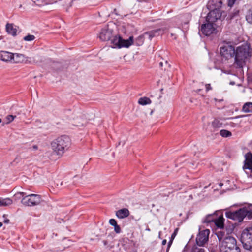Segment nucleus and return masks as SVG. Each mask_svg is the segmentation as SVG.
Returning <instances> with one entry per match:
<instances>
[{"instance_id":"obj_26","label":"nucleus","mask_w":252,"mask_h":252,"mask_svg":"<svg viewBox=\"0 0 252 252\" xmlns=\"http://www.w3.org/2000/svg\"><path fill=\"white\" fill-rule=\"evenodd\" d=\"M138 103L141 105H145L150 104L151 100L147 97H143L139 99Z\"/></svg>"},{"instance_id":"obj_14","label":"nucleus","mask_w":252,"mask_h":252,"mask_svg":"<svg viewBox=\"0 0 252 252\" xmlns=\"http://www.w3.org/2000/svg\"><path fill=\"white\" fill-rule=\"evenodd\" d=\"M215 30L214 24L208 22L206 24H203L201 28L202 33L206 36H209L212 34Z\"/></svg>"},{"instance_id":"obj_9","label":"nucleus","mask_w":252,"mask_h":252,"mask_svg":"<svg viewBox=\"0 0 252 252\" xmlns=\"http://www.w3.org/2000/svg\"><path fill=\"white\" fill-rule=\"evenodd\" d=\"M71 118L73 119L72 124L76 126H82L87 123V120L83 114L76 112L72 113Z\"/></svg>"},{"instance_id":"obj_10","label":"nucleus","mask_w":252,"mask_h":252,"mask_svg":"<svg viewBox=\"0 0 252 252\" xmlns=\"http://www.w3.org/2000/svg\"><path fill=\"white\" fill-rule=\"evenodd\" d=\"M158 68H159V70L158 71L160 72L161 76L165 78L166 79L167 78H169L168 72L169 71V69L170 68V65L168 63L167 61L163 59L162 58H158Z\"/></svg>"},{"instance_id":"obj_18","label":"nucleus","mask_w":252,"mask_h":252,"mask_svg":"<svg viewBox=\"0 0 252 252\" xmlns=\"http://www.w3.org/2000/svg\"><path fill=\"white\" fill-rule=\"evenodd\" d=\"M116 215L120 219H123L129 215V211L127 208H123L116 211Z\"/></svg>"},{"instance_id":"obj_22","label":"nucleus","mask_w":252,"mask_h":252,"mask_svg":"<svg viewBox=\"0 0 252 252\" xmlns=\"http://www.w3.org/2000/svg\"><path fill=\"white\" fill-rule=\"evenodd\" d=\"M26 57L21 54H14V58L12 59L15 63H22L26 61Z\"/></svg>"},{"instance_id":"obj_35","label":"nucleus","mask_w":252,"mask_h":252,"mask_svg":"<svg viewBox=\"0 0 252 252\" xmlns=\"http://www.w3.org/2000/svg\"><path fill=\"white\" fill-rule=\"evenodd\" d=\"M116 221L115 219H111L110 220H109V223L111 225H113L114 224H115V223H116Z\"/></svg>"},{"instance_id":"obj_36","label":"nucleus","mask_w":252,"mask_h":252,"mask_svg":"<svg viewBox=\"0 0 252 252\" xmlns=\"http://www.w3.org/2000/svg\"><path fill=\"white\" fill-rule=\"evenodd\" d=\"M205 88H206V91H208L209 90H211L212 89V88L211 87V85L210 84H206L205 85Z\"/></svg>"},{"instance_id":"obj_25","label":"nucleus","mask_w":252,"mask_h":252,"mask_svg":"<svg viewBox=\"0 0 252 252\" xmlns=\"http://www.w3.org/2000/svg\"><path fill=\"white\" fill-rule=\"evenodd\" d=\"M166 243H167V242H166V240H163L162 241V248L161 250V252H168L169 248L170 247V246L171 245L172 241H170L167 245H166Z\"/></svg>"},{"instance_id":"obj_43","label":"nucleus","mask_w":252,"mask_h":252,"mask_svg":"<svg viewBox=\"0 0 252 252\" xmlns=\"http://www.w3.org/2000/svg\"><path fill=\"white\" fill-rule=\"evenodd\" d=\"M8 222H9V220H4V222H5V223H8Z\"/></svg>"},{"instance_id":"obj_19","label":"nucleus","mask_w":252,"mask_h":252,"mask_svg":"<svg viewBox=\"0 0 252 252\" xmlns=\"http://www.w3.org/2000/svg\"><path fill=\"white\" fill-rule=\"evenodd\" d=\"M121 37L119 35H117L115 36H113L112 35V37L110 40L111 43L112 44V47L113 48H119V46H120V43L121 41Z\"/></svg>"},{"instance_id":"obj_5","label":"nucleus","mask_w":252,"mask_h":252,"mask_svg":"<svg viewBox=\"0 0 252 252\" xmlns=\"http://www.w3.org/2000/svg\"><path fill=\"white\" fill-rule=\"evenodd\" d=\"M210 3L214 4V9L209 12L206 17V21L214 24L221 16V14L218 9L221 7L222 1L221 0H210Z\"/></svg>"},{"instance_id":"obj_6","label":"nucleus","mask_w":252,"mask_h":252,"mask_svg":"<svg viewBox=\"0 0 252 252\" xmlns=\"http://www.w3.org/2000/svg\"><path fill=\"white\" fill-rule=\"evenodd\" d=\"M241 241L246 250L252 249V227L244 229L241 234Z\"/></svg>"},{"instance_id":"obj_46","label":"nucleus","mask_w":252,"mask_h":252,"mask_svg":"<svg viewBox=\"0 0 252 252\" xmlns=\"http://www.w3.org/2000/svg\"><path fill=\"white\" fill-rule=\"evenodd\" d=\"M2 122L1 119L0 118V123Z\"/></svg>"},{"instance_id":"obj_13","label":"nucleus","mask_w":252,"mask_h":252,"mask_svg":"<svg viewBox=\"0 0 252 252\" xmlns=\"http://www.w3.org/2000/svg\"><path fill=\"white\" fill-rule=\"evenodd\" d=\"M113 34V31L108 27H105L101 29L99 34V38L103 41L110 40Z\"/></svg>"},{"instance_id":"obj_7","label":"nucleus","mask_w":252,"mask_h":252,"mask_svg":"<svg viewBox=\"0 0 252 252\" xmlns=\"http://www.w3.org/2000/svg\"><path fill=\"white\" fill-rule=\"evenodd\" d=\"M235 48L230 42H224L220 48L221 57L226 60L234 57Z\"/></svg>"},{"instance_id":"obj_38","label":"nucleus","mask_w":252,"mask_h":252,"mask_svg":"<svg viewBox=\"0 0 252 252\" xmlns=\"http://www.w3.org/2000/svg\"><path fill=\"white\" fill-rule=\"evenodd\" d=\"M32 149L34 150H36L38 149V146L37 145H33L32 147Z\"/></svg>"},{"instance_id":"obj_45","label":"nucleus","mask_w":252,"mask_h":252,"mask_svg":"<svg viewBox=\"0 0 252 252\" xmlns=\"http://www.w3.org/2000/svg\"><path fill=\"white\" fill-rule=\"evenodd\" d=\"M2 38H2V36H0V39H2Z\"/></svg>"},{"instance_id":"obj_32","label":"nucleus","mask_w":252,"mask_h":252,"mask_svg":"<svg viewBox=\"0 0 252 252\" xmlns=\"http://www.w3.org/2000/svg\"><path fill=\"white\" fill-rule=\"evenodd\" d=\"M157 31H151L148 32H146V34L148 35V38L150 40H151L153 37L155 36V33H156Z\"/></svg>"},{"instance_id":"obj_40","label":"nucleus","mask_w":252,"mask_h":252,"mask_svg":"<svg viewBox=\"0 0 252 252\" xmlns=\"http://www.w3.org/2000/svg\"><path fill=\"white\" fill-rule=\"evenodd\" d=\"M103 244H104V245L105 246H106V245H107V241H106V240H104V241H103Z\"/></svg>"},{"instance_id":"obj_29","label":"nucleus","mask_w":252,"mask_h":252,"mask_svg":"<svg viewBox=\"0 0 252 252\" xmlns=\"http://www.w3.org/2000/svg\"><path fill=\"white\" fill-rule=\"evenodd\" d=\"M212 125L214 128H220L222 127V124L220 123L218 120H215L212 122Z\"/></svg>"},{"instance_id":"obj_20","label":"nucleus","mask_w":252,"mask_h":252,"mask_svg":"<svg viewBox=\"0 0 252 252\" xmlns=\"http://www.w3.org/2000/svg\"><path fill=\"white\" fill-rule=\"evenodd\" d=\"M224 219L222 215L215 218L214 222L215 225L219 228H223L224 227Z\"/></svg>"},{"instance_id":"obj_41","label":"nucleus","mask_w":252,"mask_h":252,"mask_svg":"<svg viewBox=\"0 0 252 252\" xmlns=\"http://www.w3.org/2000/svg\"><path fill=\"white\" fill-rule=\"evenodd\" d=\"M113 226L114 227V228H115V227H116L117 226H118V225L117 224V223L116 222L115 223V224H114Z\"/></svg>"},{"instance_id":"obj_44","label":"nucleus","mask_w":252,"mask_h":252,"mask_svg":"<svg viewBox=\"0 0 252 252\" xmlns=\"http://www.w3.org/2000/svg\"><path fill=\"white\" fill-rule=\"evenodd\" d=\"M2 225V223L1 222H0V227H1Z\"/></svg>"},{"instance_id":"obj_47","label":"nucleus","mask_w":252,"mask_h":252,"mask_svg":"<svg viewBox=\"0 0 252 252\" xmlns=\"http://www.w3.org/2000/svg\"><path fill=\"white\" fill-rule=\"evenodd\" d=\"M61 185H62L63 184V182H61Z\"/></svg>"},{"instance_id":"obj_3","label":"nucleus","mask_w":252,"mask_h":252,"mask_svg":"<svg viewBox=\"0 0 252 252\" xmlns=\"http://www.w3.org/2000/svg\"><path fill=\"white\" fill-rule=\"evenodd\" d=\"M15 196L19 198H22L21 200V203L26 206H34L39 204L42 202L41 197L40 195L31 194L26 195L25 192H17Z\"/></svg>"},{"instance_id":"obj_15","label":"nucleus","mask_w":252,"mask_h":252,"mask_svg":"<svg viewBox=\"0 0 252 252\" xmlns=\"http://www.w3.org/2000/svg\"><path fill=\"white\" fill-rule=\"evenodd\" d=\"M31 158V155L27 151L20 152L17 155L14 161L17 163L21 162L22 160L29 159Z\"/></svg>"},{"instance_id":"obj_39","label":"nucleus","mask_w":252,"mask_h":252,"mask_svg":"<svg viewBox=\"0 0 252 252\" xmlns=\"http://www.w3.org/2000/svg\"><path fill=\"white\" fill-rule=\"evenodd\" d=\"M243 117V116H242V115H241V116H236V117H235L231 118L230 119H236V118H241V117Z\"/></svg>"},{"instance_id":"obj_17","label":"nucleus","mask_w":252,"mask_h":252,"mask_svg":"<svg viewBox=\"0 0 252 252\" xmlns=\"http://www.w3.org/2000/svg\"><path fill=\"white\" fill-rule=\"evenodd\" d=\"M121 41L120 43V46H119V48H121L123 47L128 48L133 44V36H130L128 39L127 40L123 39L121 37Z\"/></svg>"},{"instance_id":"obj_48","label":"nucleus","mask_w":252,"mask_h":252,"mask_svg":"<svg viewBox=\"0 0 252 252\" xmlns=\"http://www.w3.org/2000/svg\"><path fill=\"white\" fill-rule=\"evenodd\" d=\"M251 209L252 210V209Z\"/></svg>"},{"instance_id":"obj_27","label":"nucleus","mask_w":252,"mask_h":252,"mask_svg":"<svg viewBox=\"0 0 252 252\" xmlns=\"http://www.w3.org/2000/svg\"><path fill=\"white\" fill-rule=\"evenodd\" d=\"M220 135L223 137H228L232 135V133L230 131L225 130L222 129L220 132Z\"/></svg>"},{"instance_id":"obj_1","label":"nucleus","mask_w":252,"mask_h":252,"mask_svg":"<svg viewBox=\"0 0 252 252\" xmlns=\"http://www.w3.org/2000/svg\"><path fill=\"white\" fill-rule=\"evenodd\" d=\"M251 56L252 49L250 44L247 42L242 44L237 47L235 50L234 65L237 68H243Z\"/></svg>"},{"instance_id":"obj_37","label":"nucleus","mask_w":252,"mask_h":252,"mask_svg":"<svg viewBox=\"0 0 252 252\" xmlns=\"http://www.w3.org/2000/svg\"><path fill=\"white\" fill-rule=\"evenodd\" d=\"M114 230L117 233H119L121 231L120 227L119 225L117 226L116 227L114 228Z\"/></svg>"},{"instance_id":"obj_16","label":"nucleus","mask_w":252,"mask_h":252,"mask_svg":"<svg viewBox=\"0 0 252 252\" xmlns=\"http://www.w3.org/2000/svg\"><path fill=\"white\" fill-rule=\"evenodd\" d=\"M14 58V54L5 51L0 52V59L4 62H10Z\"/></svg>"},{"instance_id":"obj_12","label":"nucleus","mask_w":252,"mask_h":252,"mask_svg":"<svg viewBox=\"0 0 252 252\" xmlns=\"http://www.w3.org/2000/svg\"><path fill=\"white\" fill-rule=\"evenodd\" d=\"M209 234V229H207L203 230L200 229L199 232L196 238L197 245L199 246H202L207 243L208 241Z\"/></svg>"},{"instance_id":"obj_21","label":"nucleus","mask_w":252,"mask_h":252,"mask_svg":"<svg viewBox=\"0 0 252 252\" xmlns=\"http://www.w3.org/2000/svg\"><path fill=\"white\" fill-rule=\"evenodd\" d=\"M6 30L8 33L12 36L16 35L17 29L14 27L13 24L7 23L6 25Z\"/></svg>"},{"instance_id":"obj_30","label":"nucleus","mask_w":252,"mask_h":252,"mask_svg":"<svg viewBox=\"0 0 252 252\" xmlns=\"http://www.w3.org/2000/svg\"><path fill=\"white\" fill-rule=\"evenodd\" d=\"M35 37L33 35L28 34L23 38V39L26 41H31L34 40Z\"/></svg>"},{"instance_id":"obj_11","label":"nucleus","mask_w":252,"mask_h":252,"mask_svg":"<svg viewBox=\"0 0 252 252\" xmlns=\"http://www.w3.org/2000/svg\"><path fill=\"white\" fill-rule=\"evenodd\" d=\"M245 158L243 169L248 177L252 178V154L250 152L247 153L245 155Z\"/></svg>"},{"instance_id":"obj_4","label":"nucleus","mask_w":252,"mask_h":252,"mask_svg":"<svg viewBox=\"0 0 252 252\" xmlns=\"http://www.w3.org/2000/svg\"><path fill=\"white\" fill-rule=\"evenodd\" d=\"M219 240L221 243L222 247L225 248L224 252H240V248L237 246L236 239L232 236H227L223 239L219 235Z\"/></svg>"},{"instance_id":"obj_23","label":"nucleus","mask_w":252,"mask_h":252,"mask_svg":"<svg viewBox=\"0 0 252 252\" xmlns=\"http://www.w3.org/2000/svg\"><path fill=\"white\" fill-rule=\"evenodd\" d=\"M12 200L9 198H0V206H7L12 204Z\"/></svg>"},{"instance_id":"obj_24","label":"nucleus","mask_w":252,"mask_h":252,"mask_svg":"<svg viewBox=\"0 0 252 252\" xmlns=\"http://www.w3.org/2000/svg\"><path fill=\"white\" fill-rule=\"evenodd\" d=\"M242 111L245 113L252 112V102L245 103L242 107Z\"/></svg>"},{"instance_id":"obj_2","label":"nucleus","mask_w":252,"mask_h":252,"mask_svg":"<svg viewBox=\"0 0 252 252\" xmlns=\"http://www.w3.org/2000/svg\"><path fill=\"white\" fill-rule=\"evenodd\" d=\"M70 144V140L67 136L59 137L51 143L53 151L58 155L62 156L65 150H67Z\"/></svg>"},{"instance_id":"obj_31","label":"nucleus","mask_w":252,"mask_h":252,"mask_svg":"<svg viewBox=\"0 0 252 252\" xmlns=\"http://www.w3.org/2000/svg\"><path fill=\"white\" fill-rule=\"evenodd\" d=\"M213 216L212 215H209L206 217L205 219L204 220V222L205 223H209L211 222H214V220L215 219L213 218Z\"/></svg>"},{"instance_id":"obj_28","label":"nucleus","mask_w":252,"mask_h":252,"mask_svg":"<svg viewBox=\"0 0 252 252\" xmlns=\"http://www.w3.org/2000/svg\"><path fill=\"white\" fill-rule=\"evenodd\" d=\"M246 19L248 22L252 23V8L248 11L246 16Z\"/></svg>"},{"instance_id":"obj_34","label":"nucleus","mask_w":252,"mask_h":252,"mask_svg":"<svg viewBox=\"0 0 252 252\" xmlns=\"http://www.w3.org/2000/svg\"><path fill=\"white\" fill-rule=\"evenodd\" d=\"M237 0H228V5L230 7H232Z\"/></svg>"},{"instance_id":"obj_42","label":"nucleus","mask_w":252,"mask_h":252,"mask_svg":"<svg viewBox=\"0 0 252 252\" xmlns=\"http://www.w3.org/2000/svg\"><path fill=\"white\" fill-rule=\"evenodd\" d=\"M113 226L114 227V228H115V227H116L117 226H118V225L117 224V223L116 222L115 223V224H114Z\"/></svg>"},{"instance_id":"obj_8","label":"nucleus","mask_w":252,"mask_h":252,"mask_svg":"<svg viewBox=\"0 0 252 252\" xmlns=\"http://www.w3.org/2000/svg\"><path fill=\"white\" fill-rule=\"evenodd\" d=\"M250 211V210L243 208L234 212H226L225 213V216L228 218L241 222L243 220L244 218L248 215Z\"/></svg>"},{"instance_id":"obj_33","label":"nucleus","mask_w":252,"mask_h":252,"mask_svg":"<svg viewBox=\"0 0 252 252\" xmlns=\"http://www.w3.org/2000/svg\"><path fill=\"white\" fill-rule=\"evenodd\" d=\"M16 117L15 116H13L12 115H9L6 116V119L7 120V123H10L12 121L14 120V118Z\"/></svg>"}]
</instances>
